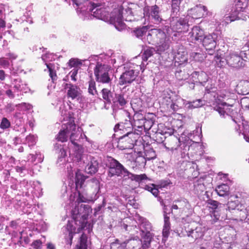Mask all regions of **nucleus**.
Here are the masks:
<instances>
[{
	"label": "nucleus",
	"mask_w": 249,
	"mask_h": 249,
	"mask_svg": "<svg viewBox=\"0 0 249 249\" xmlns=\"http://www.w3.org/2000/svg\"><path fill=\"white\" fill-rule=\"evenodd\" d=\"M87 138L86 135L82 133V129L77 127L72 120L71 131L70 134V143L69 147L73 152L74 157L80 159V154L84 152V148L82 146V140Z\"/></svg>",
	"instance_id": "obj_4"
},
{
	"label": "nucleus",
	"mask_w": 249,
	"mask_h": 249,
	"mask_svg": "<svg viewBox=\"0 0 249 249\" xmlns=\"http://www.w3.org/2000/svg\"><path fill=\"white\" fill-rule=\"evenodd\" d=\"M107 166L108 167V176L112 177L114 176L118 177L123 176L125 179L130 178L131 180H134L140 182L148 178L144 174L135 175L129 172L124 167L118 160L112 157L108 158Z\"/></svg>",
	"instance_id": "obj_3"
},
{
	"label": "nucleus",
	"mask_w": 249,
	"mask_h": 249,
	"mask_svg": "<svg viewBox=\"0 0 249 249\" xmlns=\"http://www.w3.org/2000/svg\"><path fill=\"white\" fill-rule=\"evenodd\" d=\"M42 242L40 240L34 241L32 244V247L35 249H41Z\"/></svg>",
	"instance_id": "obj_64"
},
{
	"label": "nucleus",
	"mask_w": 249,
	"mask_h": 249,
	"mask_svg": "<svg viewBox=\"0 0 249 249\" xmlns=\"http://www.w3.org/2000/svg\"><path fill=\"white\" fill-rule=\"evenodd\" d=\"M88 92L89 94L93 95L97 94L96 88V83L93 80H90L89 81Z\"/></svg>",
	"instance_id": "obj_49"
},
{
	"label": "nucleus",
	"mask_w": 249,
	"mask_h": 249,
	"mask_svg": "<svg viewBox=\"0 0 249 249\" xmlns=\"http://www.w3.org/2000/svg\"><path fill=\"white\" fill-rule=\"evenodd\" d=\"M80 159L74 157L73 160L78 162L80 166L84 168L85 171L88 174H92L95 173L98 168V163L97 160L90 156L86 154H80Z\"/></svg>",
	"instance_id": "obj_8"
},
{
	"label": "nucleus",
	"mask_w": 249,
	"mask_h": 249,
	"mask_svg": "<svg viewBox=\"0 0 249 249\" xmlns=\"http://www.w3.org/2000/svg\"><path fill=\"white\" fill-rule=\"evenodd\" d=\"M232 107V106L229 105L225 102L218 103V105L214 107V109L221 116H224L225 114L231 115L233 114V110L231 108Z\"/></svg>",
	"instance_id": "obj_26"
},
{
	"label": "nucleus",
	"mask_w": 249,
	"mask_h": 249,
	"mask_svg": "<svg viewBox=\"0 0 249 249\" xmlns=\"http://www.w3.org/2000/svg\"><path fill=\"white\" fill-rule=\"evenodd\" d=\"M140 235L144 239L142 242L141 248L142 249H147L150 245L151 240V234L150 232L151 225L147 221L142 223L140 225Z\"/></svg>",
	"instance_id": "obj_12"
},
{
	"label": "nucleus",
	"mask_w": 249,
	"mask_h": 249,
	"mask_svg": "<svg viewBox=\"0 0 249 249\" xmlns=\"http://www.w3.org/2000/svg\"><path fill=\"white\" fill-rule=\"evenodd\" d=\"M188 14L192 18L197 19L211 16L212 13L208 11L206 6L198 4L188 10Z\"/></svg>",
	"instance_id": "obj_13"
},
{
	"label": "nucleus",
	"mask_w": 249,
	"mask_h": 249,
	"mask_svg": "<svg viewBox=\"0 0 249 249\" xmlns=\"http://www.w3.org/2000/svg\"><path fill=\"white\" fill-rule=\"evenodd\" d=\"M239 55L242 58L244 63L247 60L249 61V49L248 50L241 51ZM244 64H245V63Z\"/></svg>",
	"instance_id": "obj_58"
},
{
	"label": "nucleus",
	"mask_w": 249,
	"mask_h": 249,
	"mask_svg": "<svg viewBox=\"0 0 249 249\" xmlns=\"http://www.w3.org/2000/svg\"><path fill=\"white\" fill-rule=\"evenodd\" d=\"M10 126V123L8 120L6 118H3L2 119L0 127L2 129H6Z\"/></svg>",
	"instance_id": "obj_61"
},
{
	"label": "nucleus",
	"mask_w": 249,
	"mask_h": 249,
	"mask_svg": "<svg viewBox=\"0 0 249 249\" xmlns=\"http://www.w3.org/2000/svg\"><path fill=\"white\" fill-rule=\"evenodd\" d=\"M73 4H75L76 6L81 7V9H83V7L87 6L91 3L88 2V0H71Z\"/></svg>",
	"instance_id": "obj_53"
},
{
	"label": "nucleus",
	"mask_w": 249,
	"mask_h": 249,
	"mask_svg": "<svg viewBox=\"0 0 249 249\" xmlns=\"http://www.w3.org/2000/svg\"><path fill=\"white\" fill-rule=\"evenodd\" d=\"M155 50L153 48H148L144 51L142 59L144 61H147L148 58L154 54Z\"/></svg>",
	"instance_id": "obj_50"
},
{
	"label": "nucleus",
	"mask_w": 249,
	"mask_h": 249,
	"mask_svg": "<svg viewBox=\"0 0 249 249\" xmlns=\"http://www.w3.org/2000/svg\"><path fill=\"white\" fill-rule=\"evenodd\" d=\"M26 141L29 145H34L36 143V138L34 135H29L26 137Z\"/></svg>",
	"instance_id": "obj_59"
},
{
	"label": "nucleus",
	"mask_w": 249,
	"mask_h": 249,
	"mask_svg": "<svg viewBox=\"0 0 249 249\" xmlns=\"http://www.w3.org/2000/svg\"><path fill=\"white\" fill-rule=\"evenodd\" d=\"M217 35L216 34L205 35L202 39V44L207 50L213 51L216 46Z\"/></svg>",
	"instance_id": "obj_15"
},
{
	"label": "nucleus",
	"mask_w": 249,
	"mask_h": 249,
	"mask_svg": "<svg viewBox=\"0 0 249 249\" xmlns=\"http://www.w3.org/2000/svg\"><path fill=\"white\" fill-rule=\"evenodd\" d=\"M190 58L196 61H202L204 59V55L201 53L192 52L190 53Z\"/></svg>",
	"instance_id": "obj_54"
},
{
	"label": "nucleus",
	"mask_w": 249,
	"mask_h": 249,
	"mask_svg": "<svg viewBox=\"0 0 249 249\" xmlns=\"http://www.w3.org/2000/svg\"><path fill=\"white\" fill-rule=\"evenodd\" d=\"M181 141V138H178L177 137L172 135L167 140V142L166 143L168 146H165L166 149L171 150L172 152L174 151H178L179 145Z\"/></svg>",
	"instance_id": "obj_27"
},
{
	"label": "nucleus",
	"mask_w": 249,
	"mask_h": 249,
	"mask_svg": "<svg viewBox=\"0 0 249 249\" xmlns=\"http://www.w3.org/2000/svg\"><path fill=\"white\" fill-rule=\"evenodd\" d=\"M164 226L162 230V235L163 238H167L170 234V223L169 222V217L167 216L166 213L164 214Z\"/></svg>",
	"instance_id": "obj_32"
},
{
	"label": "nucleus",
	"mask_w": 249,
	"mask_h": 249,
	"mask_svg": "<svg viewBox=\"0 0 249 249\" xmlns=\"http://www.w3.org/2000/svg\"><path fill=\"white\" fill-rule=\"evenodd\" d=\"M237 197L234 196L233 197H231L230 200H229L227 204V208L229 211L239 210L240 202L238 200H235Z\"/></svg>",
	"instance_id": "obj_36"
},
{
	"label": "nucleus",
	"mask_w": 249,
	"mask_h": 249,
	"mask_svg": "<svg viewBox=\"0 0 249 249\" xmlns=\"http://www.w3.org/2000/svg\"><path fill=\"white\" fill-rule=\"evenodd\" d=\"M133 129L132 124L129 121H125V123H121L116 124L114 126V130L115 132L119 131H122L126 134L124 135L134 136V134L132 132Z\"/></svg>",
	"instance_id": "obj_23"
},
{
	"label": "nucleus",
	"mask_w": 249,
	"mask_h": 249,
	"mask_svg": "<svg viewBox=\"0 0 249 249\" xmlns=\"http://www.w3.org/2000/svg\"><path fill=\"white\" fill-rule=\"evenodd\" d=\"M87 10L90 12L93 17L101 20L109 21L115 28L121 31L125 28V25L122 20V11L115 9L110 14L101 3H90Z\"/></svg>",
	"instance_id": "obj_1"
},
{
	"label": "nucleus",
	"mask_w": 249,
	"mask_h": 249,
	"mask_svg": "<svg viewBox=\"0 0 249 249\" xmlns=\"http://www.w3.org/2000/svg\"><path fill=\"white\" fill-rule=\"evenodd\" d=\"M134 127H137L139 131H142L143 128L144 129L149 130L150 128L146 127V125L150 122L146 120L141 114H137L134 117Z\"/></svg>",
	"instance_id": "obj_28"
},
{
	"label": "nucleus",
	"mask_w": 249,
	"mask_h": 249,
	"mask_svg": "<svg viewBox=\"0 0 249 249\" xmlns=\"http://www.w3.org/2000/svg\"><path fill=\"white\" fill-rule=\"evenodd\" d=\"M241 93L242 94L246 95L249 93V81L244 80L241 81L238 85Z\"/></svg>",
	"instance_id": "obj_40"
},
{
	"label": "nucleus",
	"mask_w": 249,
	"mask_h": 249,
	"mask_svg": "<svg viewBox=\"0 0 249 249\" xmlns=\"http://www.w3.org/2000/svg\"><path fill=\"white\" fill-rule=\"evenodd\" d=\"M102 97L103 99L107 102H111L112 98V94L110 90L104 88L102 90Z\"/></svg>",
	"instance_id": "obj_46"
},
{
	"label": "nucleus",
	"mask_w": 249,
	"mask_h": 249,
	"mask_svg": "<svg viewBox=\"0 0 249 249\" xmlns=\"http://www.w3.org/2000/svg\"><path fill=\"white\" fill-rule=\"evenodd\" d=\"M142 241L141 240H130L128 242V247L130 249H141Z\"/></svg>",
	"instance_id": "obj_44"
},
{
	"label": "nucleus",
	"mask_w": 249,
	"mask_h": 249,
	"mask_svg": "<svg viewBox=\"0 0 249 249\" xmlns=\"http://www.w3.org/2000/svg\"><path fill=\"white\" fill-rule=\"evenodd\" d=\"M214 60L216 61L217 67L220 68L224 66L227 64L225 59H223L218 55L214 57Z\"/></svg>",
	"instance_id": "obj_57"
},
{
	"label": "nucleus",
	"mask_w": 249,
	"mask_h": 249,
	"mask_svg": "<svg viewBox=\"0 0 249 249\" xmlns=\"http://www.w3.org/2000/svg\"><path fill=\"white\" fill-rule=\"evenodd\" d=\"M133 136L123 135L119 139L118 147L121 150L132 149L135 140Z\"/></svg>",
	"instance_id": "obj_17"
},
{
	"label": "nucleus",
	"mask_w": 249,
	"mask_h": 249,
	"mask_svg": "<svg viewBox=\"0 0 249 249\" xmlns=\"http://www.w3.org/2000/svg\"><path fill=\"white\" fill-rule=\"evenodd\" d=\"M134 156H136L134 160L136 166L144 167L146 164V159L144 157L140 155L138 153H134Z\"/></svg>",
	"instance_id": "obj_42"
},
{
	"label": "nucleus",
	"mask_w": 249,
	"mask_h": 249,
	"mask_svg": "<svg viewBox=\"0 0 249 249\" xmlns=\"http://www.w3.org/2000/svg\"><path fill=\"white\" fill-rule=\"evenodd\" d=\"M65 88L67 89V95L71 99L78 100L81 96V90L75 85L66 84Z\"/></svg>",
	"instance_id": "obj_22"
},
{
	"label": "nucleus",
	"mask_w": 249,
	"mask_h": 249,
	"mask_svg": "<svg viewBox=\"0 0 249 249\" xmlns=\"http://www.w3.org/2000/svg\"><path fill=\"white\" fill-rule=\"evenodd\" d=\"M174 203H176L179 208V211L175 212V215L176 216L181 215L187 206V202L185 200H181L175 201Z\"/></svg>",
	"instance_id": "obj_38"
},
{
	"label": "nucleus",
	"mask_w": 249,
	"mask_h": 249,
	"mask_svg": "<svg viewBox=\"0 0 249 249\" xmlns=\"http://www.w3.org/2000/svg\"><path fill=\"white\" fill-rule=\"evenodd\" d=\"M144 17L149 23L159 24L162 21L159 6L154 5L152 6H145L143 8Z\"/></svg>",
	"instance_id": "obj_11"
},
{
	"label": "nucleus",
	"mask_w": 249,
	"mask_h": 249,
	"mask_svg": "<svg viewBox=\"0 0 249 249\" xmlns=\"http://www.w3.org/2000/svg\"><path fill=\"white\" fill-rule=\"evenodd\" d=\"M184 134H183L181 136V141L179 145L178 150L181 154H185L187 151L189 150L190 148L189 144L192 142V141L190 140L189 136L184 139Z\"/></svg>",
	"instance_id": "obj_30"
},
{
	"label": "nucleus",
	"mask_w": 249,
	"mask_h": 249,
	"mask_svg": "<svg viewBox=\"0 0 249 249\" xmlns=\"http://www.w3.org/2000/svg\"><path fill=\"white\" fill-rule=\"evenodd\" d=\"M173 51L176 61H178L180 64H183L187 61V52L183 46L178 45L176 48L174 49Z\"/></svg>",
	"instance_id": "obj_16"
},
{
	"label": "nucleus",
	"mask_w": 249,
	"mask_h": 249,
	"mask_svg": "<svg viewBox=\"0 0 249 249\" xmlns=\"http://www.w3.org/2000/svg\"><path fill=\"white\" fill-rule=\"evenodd\" d=\"M203 180V179H200L198 181L195 182L194 183V187L196 190H199L200 191H203V190L205 189L204 185L202 182Z\"/></svg>",
	"instance_id": "obj_60"
},
{
	"label": "nucleus",
	"mask_w": 249,
	"mask_h": 249,
	"mask_svg": "<svg viewBox=\"0 0 249 249\" xmlns=\"http://www.w3.org/2000/svg\"><path fill=\"white\" fill-rule=\"evenodd\" d=\"M164 36V32L160 29H153L151 30L146 35V37L142 38L143 41H147L149 44H153L159 38H162Z\"/></svg>",
	"instance_id": "obj_19"
},
{
	"label": "nucleus",
	"mask_w": 249,
	"mask_h": 249,
	"mask_svg": "<svg viewBox=\"0 0 249 249\" xmlns=\"http://www.w3.org/2000/svg\"><path fill=\"white\" fill-rule=\"evenodd\" d=\"M145 158L148 160L154 159L156 157V154L153 149L149 148L145 150Z\"/></svg>",
	"instance_id": "obj_47"
},
{
	"label": "nucleus",
	"mask_w": 249,
	"mask_h": 249,
	"mask_svg": "<svg viewBox=\"0 0 249 249\" xmlns=\"http://www.w3.org/2000/svg\"><path fill=\"white\" fill-rule=\"evenodd\" d=\"M43 156L39 152H36V154H29L28 156V160L29 161L34 162L37 161V162H41L43 160Z\"/></svg>",
	"instance_id": "obj_39"
},
{
	"label": "nucleus",
	"mask_w": 249,
	"mask_h": 249,
	"mask_svg": "<svg viewBox=\"0 0 249 249\" xmlns=\"http://www.w3.org/2000/svg\"><path fill=\"white\" fill-rule=\"evenodd\" d=\"M183 0H172V14L173 15H179L178 12L179 10L180 4Z\"/></svg>",
	"instance_id": "obj_43"
},
{
	"label": "nucleus",
	"mask_w": 249,
	"mask_h": 249,
	"mask_svg": "<svg viewBox=\"0 0 249 249\" xmlns=\"http://www.w3.org/2000/svg\"><path fill=\"white\" fill-rule=\"evenodd\" d=\"M179 100L183 103V104L187 108L190 109L201 107L204 104V101L201 99H198L190 102H185L182 99H180Z\"/></svg>",
	"instance_id": "obj_31"
},
{
	"label": "nucleus",
	"mask_w": 249,
	"mask_h": 249,
	"mask_svg": "<svg viewBox=\"0 0 249 249\" xmlns=\"http://www.w3.org/2000/svg\"><path fill=\"white\" fill-rule=\"evenodd\" d=\"M91 212V209L89 205L76 204L75 207L71 210V215L74 221H69L67 224L63 227L62 231L65 235L64 237L66 243L69 245L72 244L73 235L76 233V228L73 225L76 221L80 223H85L89 214Z\"/></svg>",
	"instance_id": "obj_2"
},
{
	"label": "nucleus",
	"mask_w": 249,
	"mask_h": 249,
	"mask_svg": "<svg viewBox=\"0 0 249 249\" xmlns=\"http://www.w3.org/2000/svg\"><path fill=\"white\" fill-rule=\"evenodd\" d=\"M225 60L227 64L231 67L239 69L245 66L242 58L236 52L230 53L226 55Z\"/></svg>",
	"instance_id": "obj_14"
},
{
	"label": "nucleus",
	"mask_w": 249,
	"mask_h": 249,
	"mask_svg": "<svg viewBox=\"0 0 249 249\" xmlns=\"http://www.w3.org/2000/svg\"><path fill=\"white\" fill-rule=\"evenodd\" d=\"M105 60L106 61L107 64H109L110 66L112 65L116 68L123 65L125 59L122 55H119L116 57H115L114 56H106L105 58Z\"/></svg>",
	"instance_id": "obj_29"
},
{
	"label": "nucleus",
	"mask_w": 249,
	"mask_h": 249,
	"mask_svg": "<svg viewBox=\"0 0 249 249\" xmlns=\"http://www.w3.org/2000/svg\"><path fill=\"white\" fill-rule=\"evenodd\" d=\"M204 36V30L197 26L193 27L188 34L189 38L192 42L197 41L201 42Z\"/></svg>",
	"instance_id": "obj_21"
},
{
	"label": "nucleus",
	"mask_w": 249,
	"mask_h": 249,
	"mask_svg": "<svg viewBox=\"0 0 249 249\" xmlns=\"http://www.w3.org/2000/svg\"><path fill=\"white\" fill-rule=\"evenodd\" d=\"M85 60H81L78 58H71L69 62V66L71 67H77L82 64V62Z\"/></svg>",
	"instance_id": "obj_55"
},
{
	"label": "nucleus",
	"mask_w": 249,
	"mask_h": 249,
	"mask_svg": "<svg viewBox=\"0 0 249 249\" xmlns=\"http://www.w3.org/2000/svg\"><path fill=\"white\" fill-rule=\"evenodd\" d=\"M147 31L146 26H143L142 28H139L135 29L134 31V35L138 38L142 37L143 36L146 34Z\"/></svg>",
	"instance_id": "obj_48"
},
{
	"label": "nucleus",
	"mask_w": 249,
	"mask_h": 249,
	"mask_svg": "<svg viewBox=\"0 0 249 249\" xmlns=\"http://www.w3.org/2000/svg\"><path fill=\"white\" fill-rule=\"evenodd\" d=\"M41 58L46 64L48 61H52L54 60V56L53 53H46L42 55Z\"/></svg>",
	"instance_id": "obj_56"
},
{
	"label": "nucleus",
	"mask_w": 249,
	"mask_h": 249,
	"mask_svg": "<svg viewBox=\"0 0 249 249\" xmlns=\"http://www.w3.org/2000/svg\"><path fill=\"white\" fill-rule=\"evenodd\" d=\"M116 9H121L122 11V20L124 23V19L126 21H132L134 20V18L132 14V11L131 9H125V13H124L123 9H122L121 7L117 8Z\"/></svg>",
	"instance_id": "obj_34"
},
{
	"label": "nucleus",
	"mask_w": 249,
	"mask_h": 249,
	"mask_svg": "<svg viewBox=\"0 0 249 249\" xmlns=\"http://www.w3.org/2000/svg\"><path fill=\"white\" fill-rule=\"evenodd\" d=\"M206 203L209 209H212L213 212H215L216 209L221 204L217 201L209 199L206 201Z\"/></svg>",
	"instance_id": "obj_45"
},
{
	"label": "nucleus",
	"mask_w": 249,
	"mask_h": 249,
	"mask_svg": "<svg viewBox=\"0 0 249 249\" xmlns=\"http://www.w3.org/2000/svg\"><path fill=\"white\" fill-rule=\"evenodd\" d=\"M241 103L243 107L249 109V97H245L242 99Z\"/></svg>",
	"instance_id": "obj_62"
},
{
	"label": "nucleus",
	"mask_w": 249,
	"mask_h": 249,
	"mask_svg": "<svg viewBox=\"0 0 249 249\" xmlns=\"http://www.w3.org/2000/svg\"><path fill=\"white\" fill-rule=\"evenodd\" d=\"M140 66L129 63L124 65V71L119 78L121 85H126L133 82L139 74V67Z\"/></svg>",
	"instance_id": "obj_7"
},
{
	"label": "nucleus",
	"mask_w": 249,
	"mask_h": 249,
	"mask_svg": "<svg viewBox=\"0 0 249 249\" xmlns=\"http://www.w3.org/2000/svg\"><path fill=\"white\" fill-rule=\"evenodd\" d=\"M12 84L14 85V92L26 90V86L22 83V81L20 78L14 79L12 82Z\"/></svg>",
	"instance_id": "obj_33"
},
{
	"label": "nucleus",
	"mask_w": 249,
	"mask_h": 249,
	"mask_svg": "<svg viewBox=\"0 0 249 249\" xmlns=\"http://www.w3.org/2000/svg\"><path fill=\"white\" fill-rule=\"evenodd\" d=\"M229 93L226 90H221L216 93H214L213 96L216 100L220 102L221 99H224L228 96Z\"/></svg>",
	"instance_id": "obj_51"
},
{
	"label": "nucleus",
	"mask_w": 249,
	"mask_h": 249,
	"mask_svg": "<svg viewBox=\"0 0 249 249\" xmlns=\"http://www.w3.org/2000/svg\"><path fill=\"white\" fill-rule=\"evenodd\" d=\"M87 236L84 233L82 234L80 238L79 244L76 245L77 249H87Z\"/></svg>",
	"instance_id": "obj_41"
},
{
	"label": "nucleus",
	"mask_w": 249,
	"mask_h": 249,
	"mask_svg": "<svg viewBox=\"0 0 249 249\" xmlns=\"http://www.w3.org/2000/svg\"><path fill=\"white\" fill-rule=\"evenodd\" d=\"M72 124V121L70 119L69 123L62 124V129L59 131L56 138L58 141L64 142L67 141L68 137L70 138Z\"/></svg>",
	"instance_id": "obj_18"
},
{
	"label": "nucleus",
	"mask_w": 249,
	"mask_h": 249,
	"mask_svg": "<svg viewBox=\"0 0 249 249\" xmlns=\"http://www.w3.org/2000/svg\"><path fill=\"white\" fill-rule=\"evenodd\" d=\"M157 44V49L159 53L164 52L167 50L170 45L171 41L169 36H167L164 33V36L162 38H159L156 40Z\"/></svg>",
	"instance_id": "obj_24"
},
{
	"label": "nucleus",
	"mask_w": 249,
	"mask_h": 249,
	"mask_svg": "<svg viewBox=\"0 0 249 249\" xmlns=\"http://www.w3.org/2000/svg\"><path fill=\"white\" fill-rule=\"evenodd\" d=\"M205 228L201 226L196 227L195 229H189L186 230L187 235L191 237L193 239L196 240L201 238L205 232Z\"/></svg>",
	"instance_id": "obj_25"
},
{
	"label": "nucleus",
	"mask_w": 249,
	"mask_h": 249,
	"mask_svg": "<svg viewBox=\"0 0 249 249\" xmlns=\"http://www.w3.org/2000/svg\"><path fill=\"white\" fill-rule=\"evenodd\" d=\"M189 17L179 18L178 15L171 14L170 18V27L174 32L178 33L186 32L188 31V19Z\"/></svg>",
	"instance_id": "obj_10"
},
{
	"label": "nucleus",
	"mask_w": 249,
	"mask_h": 249,
	"mask_svg": "<svg viewBox=\"0 0 249 249\" xmlns=\"http://www.w3.org/2000/svg\"><path fill=\"white\" fill-rule=\"evenodd\" d=\"M128 102V95L124 92H121L115 94V101H114L115 106H118L120 110L127 115L128 112L123 110L126 104Z\"/></svg>",
	"instance_id": "obj_20"
},
{
	"label": "nucleus",
	"mask_w": 249,
	"mask_h": 249,
	"mask_svg": "<svg viewBox=\"0 0 249 249\" xmlns=\"http://www.w3.org/2000/svg\"><path fill=\"white\" fill-rule=\"evenodd\" d=\"M86 179V177L79 172L75 173V182L76 188L78 189L82 187Z\"/></svg>",
	"instance_id": "obj_37"
},
{
	"label": "nucleus",
	"mask_w": 249,
	"mask_h": 249,
	"mask_svg": "<svg viewBox=\"0 0 249 249\" xmlns=\"http://www.w3.org/2000/svg\"><path fill=\"white\" fill-rule=\"evenodd\" d=\"M215 191L218 196H224L229 195L230 187L228 185L223 184L218 186L216 187Z\"/></svg>",
	"instance_id": "obj_35"
},
{
	"label": "nucleus",
	"mask_w": 249,
	"mask_h": 249,
	"mask_svg": "<svg viewBox=\"0 0 249 249\" xmlns=\"http://www.w3.org/2000/svg\"><path fill=\"white\" fill-rule=\"evenodd\" d=\"M47 68L49 71V75L52 79V82H54L57 79V75L55 71H54L52 68L53 65L52 64L46 63Z\"/></svg>",
	"instance_id": "obj_52"
},
{
	"label": "nucleus",
	"mask_w": 249,
	"mask_h": 249,
	"mask_svg": "<svg viewBox=\"0 0 249 249\" xmlns=\"http://www.w3.org/2000/svg\"><path fill=\"white\" fill-rule=\"evenodd\" d=\"M111 68V66L107 64L106 61L103 62H97L94 69L96 81L103 84L111 83L112 78L109 74Z\"/></svg>",
	"instance_id": "obj_6"
},
{
	"label": "nucleus",
	"mask_w": 249,
	"mask_h": 249,
	"mask_svg": "<svg viewBox=\"0 0 249 249\" xmlns=\"http://www.w3.org/2000/svg\"><path fill=\"white\" fill-rule=\"evenodd\" d=\"M89 183V185L93 189V194L91 195L89 193L83 194L78 191V197L76 199L75 203L79 205L82 202L93 201L98 197L97 196V194L100 189L99 181L96 179H92L90 180Z\"/></svg>",
	"instance_id": "obj_9"
},
{
	"label": "nucleus",
	"mask_w": 249,
	"mask_h": 249,
	"mask_svg": "<svg viewBox=\"0 0 249 249\" xmlns=\"http://www.w3.org/2000/svg\"><path fill=\"white\" fill-rule=\"evenodd\" d=\"M0 65L3 68H7L10 65V63L5 58H0Z\"/></svg>",
	"instance_id": "obj_63"
},
{
	"label": "nucleus",
	"mask_w": 249,
	"mask_h": 249,
	"mask_svg": "<svg viewBox=\"0 0 249 249\" xmlns=\"http://www.w3.org/2000/svg\"><path fill=\"white\" fill-rule=\"evenodd\" d=\"M249 5V0H235L230 13L224 16L225 23L228 24L235 20H246V15H244V12H246Z\"/></svg>",
	"instance_id": "obj_5"
}]
</instances>
